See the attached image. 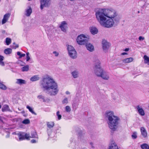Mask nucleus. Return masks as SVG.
Segmentation results:
<instances>
[{
  "label": "nucleus",
  "instance_id": "obj_1",
  "mask_svg": "<svg viewBox=\"0 0 149 149\" xmlns=\"http://www.w3.org/2000/svg\"><path fill=\"white\" fill-rule=\"evenodd\" d=\"M95 16L100 24L107 28H110L116 25L120 19L117 11L111 8H99L95 11Z\"/></svg>",
  "mask_w": 149,
  "mask_h": 149
},
{
  "label": "nucleus",
  "instance_id": "obj_2",
  "mask_svg": "<svg viewBox=\"0 0 149 149\" xmlns=\"http://www.w3.org/2000/svg\"><path fill=\"white\" fill-rule=\"evenodd\" d=\"M41 85L46 93L51 96H55L58 93L59 89L57 83L51 76L47 75L44 77L41 81Z\"/></svg>",
  "mask_w": 149,
  "mask_h": 149
},
{
  "label": "nucleus",
  "instance_id": "obj_3",
  "mask_svg": "<svg viewBox=\"0 0 149 149\" xmlns=\"http://www.w3.org/2000/svg\"><path fill=\"white\" fill-rule=\"evenodd\" d=\"M109 128L112 131H116L118 127L120 118L118 116L114 115L113 111H107L104 114Z\"/></svg>",
  "mask_w": 149,
  "mask_h": 149
},
{
  "label": "nucleus",
  "instance_id": "obj_4",
  "mask_svg": "<svg viewBox=\"0 0 149 149\" xmlns=\"http://www.w3.org/2000/svg\"><path fill=\"white\" fill-rule=\"evenodd\" d=\"M93 61L94 64V73L97 77H100L104 71L100 66V62L96 56L93 57Z\"/></svg>",
  "mask_w": 149,
  "mask_h": 149
},
{
  "label": "nucleus",
  "instance_id": "obj_5",
  "mask_svg": "<svg viewBox=\"0 0 149 149\" xmlns=\"http://www.w3.org/2000/svg\"><path fill=\"white\" fill-rule=\"evenodd\" d=\"M89 39V36L88 35L81 34L78 36L76 41L79 45H83L86 44Z\"/></svg>",
  "mask_w": 149,
  "mask_h": 149
},
{
  "label": "nucleus",
  "instance_id": "obj_6",
  "mask_svg": "<svg viewBox=\"0 0 149 149\" xmlns=\"http://www.w3.org/2000/svg\"><path fill=\"white\" fill-rule=\"evenodd\" d=\"M40 8L42 10L44 7H48L51 4V0H40Z\"/></svg>",
  "mask_w": 149,
  "mask_h": 149
},
{
  "label": "nucleus",
  "instance_id": "obj_7",
  "mask_svg": "<svg viewBox=\"0 0 149 149\" xmlns=\"http://www.w3.org/2000/svg\"><path fill=\"white\" fill-rule=\"evenodd\" d=\"M103 50L104 52L107 53L111 46L110 44L105 40H103L102 43Z\"/></svg>",
  "mask_w": 149,
  "mask_h": 149
},
{
  "label": "nucleus",
  "instance_id": "obj_8",
  "mask_svg": "<svg viewBox=\"0 0 149 149\" xmlns=\"http://www.w3.org/2000/svg\"><path fill=\"white\" fill-rule=\"evenodd\" d=\"M19 137V141L24 140L25 139L27 140H29L31 138L29 134H24V132H19L18 134Z\"/></svg>",
  "mask_w": 149,
  "mask_h": 149
},
{
  "label": "nucleus",
  "instance_id": "obj_9",
  "mask_svg": "<svg viewBox=\"0 0 149 149\" xmlns=\"http://www.w3.org/2000/svg\"><path fill=\"white\" fill-rule=\"evenodd\" d=\"M67 23L65 21H63L61 22L59 27L61 30L64 32H65L68 29Z\"/></svg>",
  "mask_w": 149,
  "mask_h": 149
},
{
  "label": "nucleus",
  "instance_id": "obj_10",
  "mask_svg": "<svg viewBox=\"0 0 149 149\" xmlns=\"http://www.w3.org/2000/svg\"><path fill=\"white\" fill-rule=\"evenodd\" d=\"M86 49L90 52H93L94 50V46L90 43H86Z\"/></svg>",
  "mask_w": 149,
  "mask_h": 149
},
{
  "label": "nucleus",
  "instance_id": "obj_11",
  "mask_svg": "<svg viewBox=\"0 0 149 149\" xmlns=\"http://www.w3.org/2000/svg\"><path fill=\"white\" fill-rule=\"evenodd\" d=\"M91 34L95 35L98 33V30L96 27L95 26H91L89 28Z\"/></svg>",
  "mask_w": 149,
  "mask_h": 149
},
{
  "label": "nucleus",
  "instance_id": "obj_12",
  "mask_svg": "<svg viewBox=\"0 0 149 149\" xmlns=\"http://www.w3.org/2000/svg\"><path fill=\"white\" fill-rule=\"evenodd\" d=\"M10 15V14L7 13L5 14L3 16V18L2 20V24H3L5 23L8 20Z\"/></svg>",
  "mask_w": 149,
  "mask_h": 149
},
{
  "label": "nucleus",
  "instance_id": "obj_13",
  "mask_svg": "<svg viewBox=\"0 0 149 149\" xmlns=\"http://www.w3.org/2000/svg\"><path fill=\"white\" fill-rule=\"evenodd\" d=\"M137 110L139 114L141 116H144L145 113L144 110L142 109L141 107L138 105L136 107Z\"/></svg>",
  "mask_w": 149,
  "mask_h": 149
},
{
  "label": "nucleus",
  "instance_id": "obj_14",
  "mask_svg": "<svg viewBox=\"0 0 149 149\" xmlns=\"http://www.w3.org/2000/svg\"><path fill=\"white\" fill-rule=\"evenodd\" d=\"M100 77L105 80H108L109 78V74L105 71H104Z\"/></svg>",
  "mask_w": 149,
  "mask_h": 149
},
{
  "label": "nucleus",
  "instance_id": "obj_15",
  "mask_svg": "<svg viewBox=\"0 0 149 149\" xmlns=\"http://www.w3.org/2000/svg\"><path fill=\"white\" fill-rule=\"evenodd\" d=\"M108 149H119L116 143L113 141H112Z\"/></svg>",
  "mask_w": 149,
  "mask_h": 149
},
{
  "label": "nucleus",
  "instance_id": "obj_16",
  "mask_svg": "<svg viewBox=\"0 0 149 149\" xmlns=\"http://www.w3.org/2000/svg\"><path fill=\"white\" fill-rule=\"evenodd\" d=\"M140 130L142 135L144 138L147 137V133L146 131L145 128L143 127H141L140 128Z\"/></svg>",
  "mask_w": 149,
  "mask_h": 149
},
{
  "label": "nucleus",
  "instance_id": "obj_17",
  "mask_svg": "<svg viewBox=\"0 0 149 149\" xmlns=\"http://www.w3.org/2000/svg\"><path fill=\"white\" fill-rule=\"evenodd\" d=\"M69 55L72 58L75 59L77 57V54L76 51H72V52L68 53Z\"/></svg>",
  "mask_w": 149,
  "mask_h": 149
},
{
  "label": "nucleus",
  "instance_id": "obj_18",
  "mask_svg": "<svg viewBox=\"0 0 149 149\" xmlns=\"http://www.w3.org/2000/svg\"><path fill=\"white\" fill-rule=\"evenodd\" d=\"M71 74L73 77L75 79L78 78L79 76V72L77 70L73 71L71 73Z\"/></svg>",
  "mask_w": 149,
  "mask_h": 149
},
{
  "label": "nucleus",
  "instance_id": "obj_19",
  "mask_svg": "<svg viewBox=\"0 0 149 149\" xmlns=\"http://www.w3.org/2000/svg\"><path fill=\"white\" fill-rule=\"evenodd\" d=\"M15 83L19 85H21L23 84H25L26 81L24 80L21 79H17Z\"/></svg>",
  "mask_w": 149,
  "mask_h": 149
},
{
  "label": "nucleus",
  "instance_id": "obj_20",
  "mask_svg": "<svg viewBox=\"0 0 149 149\" xmlns=\"http://www.w3.org/2000/svg\"><path fill=\"white\" fill-rule=\"evenodd\" d=\"M37 98L38 99L40 100L42 99L43 102H49L50 100L48 98H45V97L41 95H38L37 96Z\"/></svg>",
  "mask_w": 149,
  "mask_h": 149
},
{
  "label": "nucleus",
  "instance_id": "obj_21",
  "mask_svg": "<svg viewBox=\"0 0 149 149\" xmlns=\"http://www.w3.org/2000/svg\"><path fill=\"white\" fill-rule=\"evenodd\" d=\"M32 9L31 7H29L26 10L25 15L27 16H29L32 13Z\"/></svg>",
  "mask_w": 149,
  "mask_h": 149
},
{
  "label": "nucleus",
  "instance_id": "obj_22",
  "mask_svg": "<svg viewBox=\"0 0 149 149\" xmlns=\"http://www.w3.org/2000/svg\"><path fill=\"white\" fill-rule=\"evenodd\" d=\"M134 59L132 57H130L123 59L122 60L123 62L125 63H127L132 62Z\"/></svg>",
  "mask_w": 149,
  "mask_h": 149
},
{
  "label": "nucleus",
  "instance_id": "obj_23",
  "mask_svg": "<svg viewBox=\"0 0 149 149\" xmlns=\"http://www.w3.org/2000/svg\"><path fill=\"white\" fill-rule=\"evenodd\" d=\"M39 79L40 77L39 75H35L31 78L30 80L32 81H34L39 80Z\"/></svg>",
  "mask_w": 149,
  "mask_h": 149
},
{
  "label": "nucleus",
  "instance_id": "obj_24",
  "mask_svg": "<svg viewBox=\"0 0 149 149\" xmlns=\"http://www.w3.org/2000/svg\"><path fill=\"white\" fill-rule=\"evenodd\" d=\"M143 58L144 59V63L148 65H149V57L145 55L144 56Z\"/></svg>",
  "mask_w": 149,
  "mask_h": 149
},
{
  "label": "nucleus",
  "instance_id": "obj_25",
  "mask_svg": "<svg viewBox=\"0 0 149 149\" xmlns=\"http://www.w3.org/2000/svg\"><path fill=\"white\" fill-rule=\"evenodd\" d=\"M140 146L142 149H149V145L147 143H143Z\"/></svg>",
  "mask_w": 149,
  "mask_h": 149
},
{
  "label": "nucleus",
  "instance_id": "obj_26",
  "mask_svg": "<svg viewBox=\"0 0 149 149\" xmlns=\"http://www.w3.org/2000/svg\"><path fill=\"white\" fill-rule=\"evenodd\" d=\"M68 52H72V51H76L74 47L71 45H68L67 47Z\"/></svg>",
  "mask_w": 149,
  "mask_h": 149
},
{
  "label": "nucleus",
  "instance_id": "obj_27",
  "mask_svg": "<svg viewBox=\"0 0 149 149\" xmlns=\"http://www.w3.org/2000/svg\"><path fill=\"white\" fill-rule=\"evenodd\" d=\"M12 52V49L10 48H8L4 50V53L6 54H10Z\"/></svg>",
  "mask_w": 149,
  "mask_h": 149
},
{
  "label": "nucleus",
  "instance_id": "obj_28",
  "mask_svg": "<svg viewBox=\"0 0 149 149\" xmlns=\"http://www.w3.org/2000/svg\"><path fill=\"white\" fill-rule=\"evenodd\" d=\"M29 66L26 65L22 67L21 68V70L23 72L27 71L29 70Z\"/></svg>",
  "mask_w": 149,
  "mask_h": 149
},
{
  "label": "nucleus",
  "instance_id": "obj_29",
  "mask_svg": "<svg viewBox=\"0 0 149 149\" xmlns=\"http://www.w3.org/2000/svg\"><path fill=\"white\" fill-rule=\"evenodd\" d=\"M54 122H50L47 123V125L48 127L50 128H52L54 126Z\"/></svg>",
  "mask_w": 149,
  "mask_h": 149
},
{
  "label": "nucleus",
  "instance_id": "obj_30",
  "mask_svg": "<svg viewBox=\"0 0 149 149\" xmlns=\"http://www.w3.org/2000/svg\"><path fill=\"white\" fill-rule=\"evenodd\" d=\"M26 108L29 110V111L32 114L36 115V113H35L33 110V109L28 105L26 106Z\"/></svg>",
  "mask_w": 149,
  "mask_h": 149
},
{
  "label": "nucleus",
  "instance_id": "obj_31",
  "mask_svg": "<svg viewBox=\"0 0 149 149\" xmlns=\"http://www.w3.org/2000/svg\"><path fill=\"white\" fill-rule=\"evenodd\" d=\"M31 138H37L38 135L36 132L34 131H32L31 132Z\"/></svg>",
  "mask_w": 149,
  "mask_h": 149
},
{
  "label": "nucleus",
  "instance_id": "obj_32",
  "mask_svg": "<svg viewBox=\"0 0 149 149\" xmlns=\"http://www.w3.org/2000/svg\"><path fill=\"white\" fill-rule=\"evenodd\" d=\"M4 58L3 56L0 55V65L3 66L4 65V62L3 61Z\"/></svg>",
  "mask_w": 149,
  "mask_h": 149
},
{
  "label": "nucleus",
  "instance_id": "obj_33",
  "mask_svg": "<svg viewBox=\"0 0 149 149\" xmlns=\"http://www.w3.org/2000/svg\"><path fill=\"white\" fill-rule=\"evenodd\" d=\"M9 109L8 106L6 104L4 105L2 109V110L3 112L8 111Z\"/></svg>",
  "mask_w": 149,
  "mask_h": 149
},
{
  "label": "nucleus",
  "instance_id": "obj_34",
  "mask_svg": "<svg viewBox=\"0 0 149 149\" xmlns=\"http://www.w3.org/2000/svg\"><path fill=\"white\" fill-rule=\"evenodd\" d=\"M63 104H67L68 103V99L67 97L64 98L62 101Z\"/></svg>",
  "mask_w": 149,
  "mask_h": 149
},
{
  "label": "nucleus",
  "instance_id": "obj_35",
  "mask_svg": "<svg viewBox=\"0 0 149 149\" xmlns=\"http://www.w3.org/2000/svg\"><path fill=\"white\" fill-rule=\"evenodd\" d=\"M6 42L7 45H9L11 42V39L9 38H6Z\"/></svg>",
  "mask_w": 149,
  "mask_h": 149
},
{
  "label": "nucleus",
  "instance_id": "obj_36",
  "mask_svg": "<svg viewBox=\"0 0 149 149\" xmlns=\"http://www.w3.org/2000/svg\"><path fill=\"white\" fill-rule=\"evenodd\" d=\"M0 88L3 90H6L7 87L5 85L0 82Z\"/></svg>",
  "mask_w": 149,
  "mask_h": 149
},
{
  "label": "nucleus",
  "instance_id": "obj_37",
  "mask_svg": "<svg viewBox=\"0 0 149 149\" xmlns=\"http://www.w3.org/2000/svg\"><path fill=\"white\" fill-rule=\"evenodd\" d=\"M65 111L67 112H70L71 111V108L69 106H67L65 108Z\"/></svg>",
  "mask_w": 149,
  "mask_h": 149
},
{
  "label": "nucleus",
  "instance_id": "obj_38",
  "mask_svg": "<svg viewBox=\"0 0 149 149\" xmlns=\"http://www.w3.org/2000/svg\"><path fill=\"white\" fill-rule=\"evenodd\" d=\"M30 121L29 119H26L23 120L22 123L25 124H28L30 123Z\"/></svg>",
  "mask_w": 149,
  "mask_h": 149
},
{
  "label": "nucleus",
  "instance_id": "obj_39",
  "mask_svg": "<svg viewBox=\"0 0 149 149\" xmlns=\"http://www.w3.org/2000/svg\"><path fill=\"white\" fill-rule=\"evenodd\" d=\"M17 55H18L19 56V58H20L22 57H24V56H25V54H21V53H20V52H17Z\"/></svg>",
  "mask_w": 149,
  "mask_h": 149
},
{
  "label": "nucleus",
  "instance_id": "obj_40",
  "mask_svg": "<svg viewBox=\"0 0 149 149\" xmlns=\"http://www.w3.org/2000/svg\"><path fill=\"white\" fill-rule=\"evenodd\" d=\"M119 97L116 95H114L113 97V99L116 102H118L119 101Z\"/></svg>",
  "mask_w": 149,
  "mask_h": 149
},
{
  "label": "nucleus",
  "instance_id": "obj_41",
  "mask_svg": "<svg viewBox=\"0 0 149 149\" xmlns=\"http://www.w3.org/2000/svg\"><path fill=\"white\" fill-rule=\"evenodd\" d=\"M132 137L134 139H135L137 137V133L136 132H134L132 135Z\"/></svg>",
  "mask_w": 149,
  "mask_h": 149
},
{
  "label": "nucleus",
  "instance_id": "obj_42",
  "mask_svg": "<svg viewBox=\"0 0 149 149\" xmlns=\"http://www.w3.org/2000/svg\"><path fill=\"white\" fill-rule=\"evenodd\" d=\"M56 115L58 116V119L60 120L61 118V116L60 114V112L59 111H58L57 112Z\"/></svg>",
  "mask_w": 149,
  "mask_h": 149
},
{
  "label": "nucleus",
  "instance_id": "obj_43",
  "mask_svg": "<svg viewBox=\"0 0 149 149\" xmlns=\"http://www.w3.org/2000/svg\"><path fill=\"white\" fill-rule=\"evenodd\" d=\"M53 54L55 56H57L59 55V53L58 52H57L56 51H54L53 52Z\"/></svg>",
  "mask_w": 149,
  "mask_h": 149
},
{
  "label": "nucleus",
  "instance_id": "obj_44",
  "mask_svg": "<svg viewBox=\"0 0 149 149\" xmlns=\"http://www.w3.org/2000/svg\"><path fill=\"white\" fill-rule=\"evenodd\" d=\"M139 39L140 41L143 40L144 39V38L141 36H140L139 37Z\"/></svg>",
  "mask_w": 149,
  "mask_h": 149
},
{
  "label": "nucleus",
  "instance_id": "obj_45",
  "mask_svg": "<svg viewBox=\"0 0 149 149\" xmlns=\"http://www.w3.org/2000/svg\"><path fill=\"white\" fill-rule=\"evenodd\" d=\"M18 47V45H16L15 46L14 45H13L12 47L13 48H14L15 49L16 48H17Z\"/></svg>",
  "mask_w": 149,
  "mask_h": 149
},
{
  "label": "nucleus",
  "instance_id": "obj_46",
  "mask_svg": "<svg viewBox=\"0 0 149 149\" xmlns=\"http://www.w3.org/2000/svg\"><path fill=\"white\" fill-rule=\"evenodd\" d=\"M31 142L32 143H36L37 142V141L35 139H32L31 140Z\"/></svg>",
  "mask_w": 149,
  "mask_h": 149
},
{
  "label": "nucleus",
  "instance_id": "obj_47",
  "mask_svg": "<svg viewBox=\"0 0 149 149\" xmlns=\"http://www.w3.org/2000/svg\"><path fill=\"white\" fill-rule=\"evenodd\" d=\"M30 58L29 56H26V60L27 61H28L29 60Z\"/></svg>",
  "mask_w": 149,
  "mask_h": 149
},
{
  "label": "nucleus",
  "instance_id": "obj_48",
  "mask_svg": "<svg viewBox=\"0 0 149 149\" xmlns=\"http://www.w3.org/2000/svg\"><path fill=\"white\" fill-rule=\"evenodd\" d=\"M126 54H127V53H126V52H123V53H121V55H126Z\"/></svg>",
  "mask_w": 149,
  "mask_h": 149
},
{
  "label": "nucleus",
  "instance_id": "obj_49",
  "mask_svg": "<svg viewBox=\"0 0 149 149\" xmlns=\"http://www.w3.org/2000/svg\"><path fill=\"white\" fill-rule=\"evenodd\" d=\"M65 93L67 95H69L70 94V93L68 91H66L65 92Z\"/></svg>",
  "mask_w": 149,
  "mask_h": 149
},
{
  "label": "nucleus",
  "instance_id": "obj_50",
  "mask_svg": "<svg viewBox=\"0 0 149 149\" xmlns=\"http://www.w3.org/2000/svg\"><path fill=\"white\" fill-rule=\"evenodd\" d=\"M129 50V48H126V49H125L124 51H125V52H127V51H128Z\"/></svg>",
  "mask_w": 149,
  "mask_h": 149
},
{
  "label": "nucleus",
  "instance_id": "obj_51",
  "mask_svg": "<svg viewBox=\"0 0 149 149\" xmlns=\"http://www.w3.org/2000/svg\"><path fill=\"white\" fill-rule=\"evenodd\" d=\"M26 54V56H29V52L27 53Z\"/></svg>",
  "mask_w": 149,
  "mask_h": 149
},
{
  "label": "nucleus",
  "instance_id": "obj_52",
  "mask_svg": "<svg viewBox=\"0 0 149 149\" xmlns=\"http://www.w3.org/2000/svg\"><path fill=\"white\" fill-rule=\"evenodd\" d=\"M81 134H79V135H78V137L79 138L80 137H81Z\"/></svg>",
  "mask_w": 149,
  "mask_h": 149
},
{
  "label": "nucleus",
  "instance_id": "obj_53",
  "mask_svg": "<svg viewBox=\"0 0 149 149\" xmlns=\"http://www.w3.org/2000/svg\"><path fill=\"white\" fill-rule=\"evenodd\" d=\"M0 120L2 122H3V121L2 120V118L0 117Z\"/></svg>",
  "mask_w": 149,
  "mask_h": 149
},
{
  "label": "nucleus",
  "instance_id": "obj_54",
  "mask_svg": "<svg viewBox=\"0 0 149 149\" xmlns=\"http://www.w3.org/2000/svg\"><path fill=\"white\" fill-rule=\"evenodd\" d=\"M91 145L92 146V147H93V143H91Z\"/></svg>",
  "mask_w": 149,
  "mask_h": 149
},
{
  "label": "nucleus",
  "instance_id": "obj_55",
  "mask_svg": "<svg viewBox=\"0 0 149 149\" xmlns=\"http://www.w3.org/2000/svg\"><path fill=\"white\" fill-rule=\"evenodd\" d=\"M82 149H87L86 148H82Z\"/></svg>",
  "mask_w": 149,
  "mask_h": 149
},
{
  "label": "nucleus",
  "instance_id": "obj_56",
  "mask_svg": "<svg viewBox=\"0 0 149 149\" xmlns=\"http://www.w3.org/2000/svg\"><path fill=\"white\" fill-rule=\"evenodd\" d=\"M13 45H15V42L13 43Z\"/></svg>",
  "mask_w": 149,
  "mask_h": 149
},
{
  "label": "nucleus",
  "instance_id": "obj_57",
  "mask_svg": "<svg viewBox=\"0 0 149 149\" xmlns=\"http://www.w3.org/2000/svg\"><path fill=\"white\" fill-rule=\"evenodd\" d=\"M29 1H31V0H28Z\"/></svg>",
  "mask_w": 149,
  "mask_h": 149
}]
</instances>
